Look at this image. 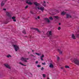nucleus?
I'll list each match as a JSON object with an SVG mask.
<instances>
[{
	"instance_id": "f257e3e1",
	"label": "nucleus",
	"mask_w": 79,
	"mask_h": 79,
	"mask_svg": "<svg viewBox=\"0 0 79 79\" xmlns=\"http://www.w3.org/2000/svg\"><path fill=\"white\" fill-rule=\"evenodd\" d=\"M34 4L35 5L36 8H37L38 10H41L42 12H44V10L45 9L44 6H40V4L37 3V2H35Z\"/></svg>"
},
{
	"instance_id": "f03ea898",
	"label": "nucleus",
	"mask_w": 79,
	"mask_h": 79,
	"mask_svg": "<svg viewBox=\"0 0 79 79\" xmlns=\"http://www.w3.org/2000/svg\"><path fill=\"white\" fill-rule=\"evenodd\" d=\"M71 60L73 63H74L77 65H79V59L77 57L75 58H72L71 59Z\"/></svg>"
},
{
	"instance_id": "7ed1b4c3",
	"label": "nucleus",
	"mask_w": 79,
	"mask_h": 79,
	"mask_svg": "<svg viewBox=\"0 0 79 79\" xmlns=\"http://www.w3.org/2000/svg\"><path fill=\"white\" fill-rule=\"evenodd\" d=\"M26 3H28V5H31L34 3V1H33V0H27Z\"/></svg>"
},
{
	"instance_id": "20e7f679",
	"label": "nucleus",
	"mask_w": 79,
	"mask_h": 79,
	"mask_svg": "<svg viewBox=\"0 0 79 79\" xmlns=\"http://www.w3.org/2000/svg\"><path fill=\"white\" fill-rule=\"evenodd\" d=\"M20 60H21V61H24V62H27V60H29L28 58H26L24 57H22Z\"/></svg>"
},
{
	"instance_id": "39448f33",
	"label": "nucleus",
	"mask_w": 79,
	"mask_h": 79,
	"mask_svg": "<svg viewBox=\"0 0 79 79\" xmlns=\"http://www.w3.org/2000/svg\"><path fill=\"white\" fill-rule=\"evenodd\" d=\"M14 47L15 48L16 52H17L19 50V46L17 45H14Z\"/></svg>"
},
{
	"instance_id": "423d86ee",
	"label": "nucleus",
	"mask_w": 79,
	"mask_h": 79,
	"mask_svg": "<svg viewBox=\"0 0 79 79\" xmlns=\"http://www.w3.org/2000/svg\"><path fill=\"white\" fill-rule=\"evenodd\" d=\"M47 35L48 36H50L52 35V31H49L47 33Z\"/></svg>"
},
{
	"instance_id": "0eeeda50",
	"label": "nucleus",
	"mask_w": 79,
	"mask_h": 79,
	"mask_svg": "<svg viewBox=\"0 0 79 79\" xmlns=\"http://www.w3.org/2000/svg\"><path fill=\"white\" fill-rule=\"evenodd\" d=\"M4 66L6 67V68H8V69H10L11 68L10 66H9V64H4Z\"/></svg>"
},
{
	"instance_id": "6e6552de",
	"label": "nucleus",
	"mask_w": 79,
	"mask_h": 79,
	"mask_svg": "<svg viewBox=\"0 0 79 79\" xmlns=\"http://www.w3.org/2000/svg\"><path fill=\"white\" fill-rule=\"evenodd\" d=\"M11 19H13V21L14 22H16V17L15 16H14L11 18Z\"/></svg>"
},
{
	"instance_id": "1a4fd4ad",
	"label": "nucleus",
	"mask_w": 79,
	"mask_h": 79,
	"mask_svg": "<svg viewBox=\"0 0 79 79\" xmlns=\"http://www.w3.org/2000/svg\"><path fill=\"white\" fill-rule=\"evenodd\" d=\"M6 15L8 16L9 18L11 17V14L9 12H6Z\"/></svg>"
},
{
	"instance_id": "9d476101",
	"label": "nucleus",
	"mask_w": 79,
	"mask_h": 79,
	"mask_svg": "<svg viewBox=\"0 0 79 79\" xmlns=\"http://www.w3.org/2000/svg\"><path fill=\"white\" fill-rule=\"evenodd\" d=\"M7 0H4L3 1H2V3H1V6H3V5L5 4V2H6V1Z\"/></svg>"
},
{
	"instance_id": "9b49d317",
	"label": "nucleus",
	"mask_w": 79,
	"mask_h": 79,
	"mask_svg": "<svg viewBox=\"0 0 79 79\" xmlns=\"http://www.w3.org/2000/svg\"><path fill=\"white\" fill-rule=\"evenodd\" d=\"M72 38L73 39H76V37L74 34H72Z\"/></svg>"
},
{
	"instance_id": "f8f14e48",
	"label": "nucleus",
	"mask_w": 79,
	"mask_h": 79,
	"mask_svg": "<svg viewBox=\"0 0 79 79\" xmlns=\"http://www.w3.org/2000/svg\"><path fill=\"white\" fill-rule=\"evenodd\" d=\"M54 67L52 63L50 64L49 65V67L51 68H53Z\"/></svg>"
},
{
	"instance_id": "ddd939ff",
	"label": "nucleus",
	"mask_w": 79,
	"mask_h": 79,
	"mask_svg": "<svg viewBox=\"0 0 79 79\" xmlns=\"http://www.w3.org/2000/svg\"><path fill=\"white\" fill-rule=\"evenodd\" d=\"M44 57V55H42V56L40 57V59L42 61H43L44 60V59H43V58Z\"/></svg>"
},
{
	"instance_id": "4468645a",
	"label": "nucleus",
	"mask_w": 79,
	"mask_h": 79,
	"mask_svg": "<svg viewBox=\"0 0 79 79\" xmlns=\"http://www.w3.org/2000/svg\"><path fill=\"white\" fill-rule=\"evenodd\" d=\"M71 18V16L68 14H67V18Z\"/></svg>"
},
{
	"instance_id": "2eb2a0df",
	"label": "nucleus",
	"mask_w": 79,
	"mask_h": 79,
	"mask_svg": "<svg viewBox=\"0 0 79 79\" xmlns=\"http://www.w3.org/2000/svg\"><path fill=\"white\" fill-rule=\"evenodd\" d=\"M43 5L44 6H46V4H45V2L44 1L43 3Z\"/></svg>"
},
{
	"instance_id": "dca6fc26",
	"label": "nucleus",
	"mask_w": 79,
	"mask_h": 79,
	"mask_svg": "<svg viewBox=\"0 0 79 79\" xmlns=\"http://www.w3.org/2000/svg\"><path fill=\"white\" fill-rule=\"evenodd\" d=\"M45 19L47 21L48 23H50V20L48 18H46Z\"/></svg>"
},
{
	"instance_id": "f3484780",
	"label": "nucleus",
	"mask_w": 79,
	"mask_h": 79,
	"mask_svg": "<svg viewBox=\"0 0 79 79\" xmlns=\"http://www.w3.org/2000/svg\"><path fill=\"white\" fill-rule=\"evenodd\" d=\"M35 31H37L38 32H40V31H39V30L38 28H35Z\"/></svg>"
},
{
	"instance_id": "a211bd4d",
	"label": "nucleus",
	"mask_w": 79,
	"mask_h": 79,
	"mask_svg": "<svg viewBox=\"0 0 79 79\" xmlns=\"http://www.w3.org/2000/svg\"><path fill=\"white\" fill-rule=\"evenodd\" d=\"M54 18L55 19H58L59 18V17H58V16H54Z\"/></svg>"
},
{
	"instance_id": "6ab92c4d",
	"label": "nucleus",
	"mask_w": 79,
	"mask_h": 79,
	"mask_svg": "<svg viewBox=\"0 0 79 79\" xmlns=\"http://www.w3.org/2000/svg\"><path fill=\"white\" fill-rule=\"evenodd\" d=\"M59 52H60V54H61L63 53V51H60V50L58 49Z\"/></svg>"
},
{
	"instance_id": "aec40b11",
	"label": "nucleus",
	"mask_w": 79,
	"mask_h": 79,
	"mask_svg": "<svg viewBox=\"0 0 79 79\" xmlns=\"http://www.w3.org/2000/svg\"><path fill=\"white\" fill-rule=\"evenodd\" d=\"M35 53L36 55H38V56H40V55H41V54H40V53Z\"/></svg>"
},
{
	"instance_id": "412c9836",
	"label": "nucleus",
	"mask_w": 79,
	"mask_h": 79,
	"mask_svg": "<svg viewBox=\"0 0 79 79\" xmlns=\"http://www.w3.org/2000/svg\"><path fill=\"white\" fill-rule=\"evenodd\" d=\"M66 13L65 12L63 11L61 13V15H64Z\"/></svg>"
},
{
	"instance_id": "4be33fe9",
	"label": "nucleus",
	"mask_w": 79,
	"mask_h": 79,
	"mask_svg": "<svg viewBox=\"0 0 79 79\" xmlns=\"http://www.w3.org/2000/svg\"><path fill=\"white\" fill-rule=\"evenodd\" d=\"M6 56L7 57V58H10V57H11V56L10 55H7Z\"/></svg>"
},
{
	"instance_id": "5701e85b",
	"label": "nucleus",
	"mask_w": 79,
	"mask_h": 79,
	"mask_svg": "<svg viewBox=\"0 0 79 79\" xmlns=\"http://www.w3.org/2000/svg\"><path fill=\"white\" fill-rule=\"evenodd\" d=\"M19 64H21V65H22V66H26L25 65H24V64H22L21 62H19Z\"/></svg>"
},
{
	"instance_id": "b1692460",
	"label": "nucleus",
	"mask_w": 79,
	"mask_h": 79,
	"mask_svg": "<svg viewBox=\"0 0 79 79\" xmlns=\"http://www.w3.org/2000/svg\"><path fill=\"white\" fill-rule=\"evenodd\" d=\"M23 33L24 34H26V31H25V30H24L23 31Z\"/></svg>"
},
{
	"instance_id": "393cba45",
	"label": "nucleus",
	"mask_w": 79,
	"mask_h": 79,
	"mask_svg": "<svg viewBox=\"0 0 79 79\" xmlns=\"http://www.w3.org/2000/svg\"><path fill=\"white\" fill-rule=\"evenodd\" d=\"M65 67L66 68H69V66H67V65L65 66Z\"/></svg>"
},
{
	"instance_id": "a878e982",
	"label": "nucleus",
	"mask_w": 79,
	"mask_h": 79,
	"mask_svg": "<svg viewBox=\"0 0 79 79\" xmlns=\"http://www.w3.org/2000/svg\"><path fill=\"white\" fill-rule=\"evenodd\" d=\"M43 77H46V75H45V74H43Z\"/></svg>"
},
{
	"instance_id": "bb28decb",
	"label": "nucleus",
	"mask_w": 79,
	"mask_h": 79,
	"mask_svg": "<svg viewBox=\"0 0 79 79\" xmlns=\"http://www.w3.org/2000/svg\"><path fill=\"white\" fill-rule=\"evenodd\" d=\"M30 13H31V14H32V15H33V14H34L33 12H32V11H31Z\"/></svg>"
},
{
	"instance_id": "cd10ccee",
	"label": "nucleus",
	"mask_w": 79,
	"mask_h": 79,
	"mask_svg": "<svg viewBox=\"0 0 79 79\" xmlns=\"http://www.w3.org/2000/svg\"><path fill=\"white\" fill-rule=\"evenodd\" d=\"M28 7L29 6H26V7H25V9H27V8H28Z\"/></svg>"
},
{
	"instance_id": "c85d7f7f",
	"label": "nucleus",
	"mask_w": 79,
	"mask_h": 79,
	"mask_svg": "<svg viewBox=\"0 0 79 79\" xmlns=\"http://www.w3.org/2000/svg\"><path fill=\"white\" fill-rule=\"evenodd\" d=\"M49 19H50V20H52V19H53V18H52V17H49Z\"/></svg>"
},
{
	"instance_id": "c756f323",
	"label": "nucleus",
	"mask_w": 79,
	"mask_h": 79,
	"mask_svg": "<svg viewBox=\"0 0 79 79\" xmlns=\"http://www.w3.org/2000/svg\"><path fill=\"white\" fill-rule=\"evenodd\" d=\"M40 66H41L40 65H38L37 66V67H38V68H40Z\"/></svg>"
},
{
	"instance_id": "7c9ffc66",
	"label": "nucleus",
	"mask_w": 79,
	"mask_h": 79,
	"mask_svg": "<svg viewBox=\"0 0 79 79\" xmlns=\"http://www.w3.org/2000/svg\"><path fill=\"white\" fill-rule=\"evenodd\" d=\"M45 63L44 62L43 63H42V64H43V65H45Z\"/></svg>"
},
{
	"instance_id": "2f4dec72",
	"label": "nucleus",
	"mask_w": 79,
	"mask_h": 79,
	"mask_svg": "<svg viewBox=\"0 0 79 79\" xmlns=\"http://www.w3.org/2000/svg\"><path fill=\"white\" fill-rule=\"evenodd\" d=\"M58 30H60L61 29V27H58Z\"/></svg>"
},
{
	"instance_id": "473e14b6",
	"label": "nucleus",
	"mask_w": 79,
	"mask_h": 79,
	"mask_svg": "<svg viewBox=\"0 0 79 79\" xmlns=\"http://www.w3.org/2000/svg\"><path fill=\"white\" fill-rule=\"evenodd\" d=\"M41 70L42 71H43L44 70V68L43 67L41 68Z\"/></svg>"
},
{
	"instance_id": "72a5a7b5",
	"label": "nucleus",
	"mask_w": 79,
	"mask_h": 79,
	"mask_svg": "<svg viewBox=\"0 0 79 79\" xmlns=\"http://www.w3.org/2000/svg\"><path fill=\"white\" fill-rule=\"evenodd\" d=\"M30 75H31V77H32V73H30Z\"/></svg>"
},
{
	"instance_id": "f704fd0d",
	"label": "nucleus",
	"mask_w": 79,
	"mask_h": 79,
	"mask_svg": "<svg viewBox=\"0 0 79 79\" xmlns=\"http://www.w3.org/2000/svg\"><path fill=\"white\" fill-rule=\"evenodd\" d=\"M39 63V62L38 61H36L35 62L36 64H37V63Z\"/></svg>"
},
{
	"instance_id": "c9c22d12",
	"label": "nucleus",
	"mask_w": 79,
	"mask_h": 79,
	"mask_svg": "<svg viewBox=\"0 0 79 79\" xmlns=\"http://www.w3.org/2000/svg\"><path fill=\"white\" fill-rule=\"evenodd\" d=\"M37 18L38 19H40V16H38L37 17Z\"/></svg>"
},
{
	"instance_id": "e433bc0d",
	"label": "nucleus",
	"mask_w": 79,
	"mask_h": 79,
	"mask_svg": "<svg viewBox=\"0 0 79 79\" xmlns=\"http://www.w3.org/2000/svg\"><path fill=\"white\" fill-rule=\"evenodd\" d=\"M3 10H4L5 11L6 10V9H3Z\"/></svg>"
},
{
	"instance_id": "4c0bfd02",
	"label": "nucleus",
	"mask_w": 79,
	"mask_h": 79,
	"mask_svg": "<svg viewBox=\"0 0 79 79\" xmlns=\"http://www.w3.org/2000/svg\"><path fill=\"white\" fill-rule=\"evenodd\" d=\"M59 58H60L59 57H57V59L58 60H59Z\"/></svg>"
},
{
	"instance_id": "58836bf2",
	"label": "nucleus",
	"mask_w": 79,
	"mask_h": 79,
	"mask_svg": "<svg viewBox=\"0 0 79 79\" xmlns=\"http://www.w3.org/2000/svg\"><path fill=\"white\" fill-rule=\"evenodd\" d=\"M61 69H63V67H61Z\"/></svg>"
},
{
	"instance_id": "ea45409f",
	"label": "nucleus",
	"mask_w": 79,
	"mask_h": 79,
	"mask_svg": "<svg viewBox=\"0 0 79 79\" xmlns=\"http://www.w3.org/2000/svg\"><path fill=\"white\" fill-rule=\"evenodd\" d=\"M15 44H16L17 43V42L16 41L14 43Z\"/></svg>"
},
{
	"instance_id": "a19ab883",
	"label": "nucleus",
	"mask_w": 79,
	"mask_h": 79,
	"mask_svg": "<svg viewBox=\"0 0 79 79\" xmlns=\"http://www.w3.org/2000/svg\"><path fill=\"white\" fill-rule=\"evenodd\" d=\"M59 25H61V23H59Z\"/></svg>"
},
{
	"instance_id": "79ce46f5",
	"label": "nucleus",
	"mask_w": 79,
	"mask_h": 79,
	"mask_svg": "<svg viewBox=\"0 0 79 79\" xmlns=\"http://www.w3.org/2000/svg\"><path fill=\"white\" fill-rule=\"evenodd\" d=\"M30 38H31V36H30Z\"/></svg>"
},
{
	"instance_id": "37998d69",
	"label": "nucleus",
	"mask_w": 79,
	"mask_h": 79,
	"mask_svg": "<svg viewBox=\"0 0 79 79\" xmlns=\"http://www.w3.org/2000/svg\"><path fill=\"white\" fill-rule=\"evenodd\" d=\"M47 79H50V78H49L48 77Z\"/></svg>"
},
{
	"instance_id": "c03bdc74",
	"label": "nucleus",
	"mask_w": 79,
	"mask_h": 79,
	"mask_svg": "<svg viewBox=\"0 0 79 79\" xmlns=\"http://www.w3.org/2000/svg\"><path fill=\"white\" fill-rule=\"evenodd\" d=\"M32 52H34V50H32Z\"/></svg>"
},
{
	"instance_id": "a18cd8bd",
	"label": "nucleus",
	"mask_w": 79,
	"mask_h": 79,
	"mask_svg": "<svg viewBox=\"0 0 79 79\" xmlns=\"http://www.w3.org/2000/svg\"><path fill=\"white\" fill-rule=\"evenodd\" d=\"M36 19H37V18H35Z\"/></svg>"
},
{
	"instance_id": "49530a36",
	"label": "nucleus",
	"mask_w": 79,
	"mask_h": 79,
	"mask_svg": "<svg viewBox=\"0 0 79 79\" xmlns=\"http://www.w3.org/2000/svg\"><path fill=\"white\" fill-rule=\"evenodd\" d=\"M31 56H33V55H31Z\"/></svg>"
}]
</instances>
